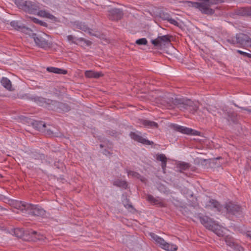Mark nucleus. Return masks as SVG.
I'll list each match as a JSON object with an SVG mask.
<instances>
[{"mask_svg": "<svg viewBox=\"0 0 251 251\" xmlns=\"http://www.w3.org/2000/svg\"><path fill=\"white\" fill-rule=\"evenodd\" d=\"M199 220L206 229L212 231L218 236H223V231L221 226L210 217L203 216L201 213H195L192 220L197 222Z\"/></svg>", "mask_w": 251, "mask_h": 251, "instance_id": "1", "label": "nucleus"}, {"mask_svg": "<svg viewBox=\"0 0 251 251\" xmlns=\"http://www.w3.org/2000/svg\"><path fill=\"white\" fill-rule=\"evenodd\" d=\"M18 209L23 213L36 216L43 217L46 214V211L39 205H34L24 201L17 203Z\"/></svg>", "mask_w": 251, "mask_h": 251, "instance_id": "2", "label": "nucleus"}, {"mask_svg": "<svg viewBox=\"0 0 251 251\" xmlns=\"http://www.w3.org/2000/svg\"><path fill=\"white\" fill-rule=\"evenodd\" d=\"M34 40L36 45L40 48L47 50L52 47V43L50 36L45 33L37 34L33 33L31 30V33L28 34Z\"/></svg>", "mask_w": 251, "mask_h": 251, "instance_id": "3", "label": "nucleus"}, {"mask_svg": "<svg viewBox=\"0 0 251 251\" xmlns=\"http://www.w3.org/2000/svg\"><path fill=\"white\" fill-rule=\"evenodd\" d=\"M15 4L20 9L31 14H36L40 9L37 3L30 0H15Z\"/></svg>", "mask_w": 251, "mask_h": 251, "instance_id": "4", "label": "nucleus"}, {"mask_svg": "<svg viewBox=\"0 0 251 251\" xmlns=\"http://www.w3.org/2000/svg\"><path fill=\"white\" fill-rule=\"evenodd\" d=\"M202 2H191L189 1V3H191L192 6L198 8L202 14L206 15H212L214 13V10L210 8L212 5L210 2L211 0H201Z\"/></svg>", "mask_w": 251, "mask_h": 251, "instance_id": "5", "label": "nucleus"}, {"mask_svg": "<svg viewBox=\"0 0 251 251\" xmlns=\"http://www.w3.org/2000/svg\"><path fill=\"white\" fill-rule=\"evenodd\" d=\"M151 238L162 249L168 251H175L177 250L176 245L167 243L163 238L159 237L154 233H150Z\"/></svg>", "mask_w": 251, "mask_h": 251, "instance_id": "6", "label": "nucleus"}, {"mask_svg": "<svg viewBox=\"0 0 251 251\" xmlns=\"http://www.w3.org/2000/svg\"><path fill=\"white\" fill-rule=\"evenodd\" d=\"M175 38L171 35L167 34L163 36H158L157 38L152 40L151 43L154 46L161 47L163 45L164 47L171 44V42L174 40Z\"/></svg>", "mask_w": 251, "mask_h": 251, "instance_id": "7", "label": "nucleus"}, {"mask_svg": "<svg viewBox=\"0 0 251 251\" xmlns=\"http://www.w3.org/2000/svg\"><path fill=\"white\" fill-rule=\"evenodd\" d=\"M225 208L226 212L234 215H241L243 213V208L239 204L233 202L229 201L225 204Z\"/></svg>", "mask_w": 251, "mask_h": 251, "instance_id": "8", "label": "nucleus"}, {"mask_svg": "<svg viewBox=\"0 0 251 251\" xmlns=\"http://www.w3.org/2000/svg\"><path fill=\"white\" fill-rule=\"evenodd\" d=\"M170 102V108H174V106L180 108L181 110L186 109L188 106V100L183 98H173L172 100Z\"/></svg>", "mask_w": 251, "mask_h": 251, "instance_id": "9", "label": "nucleus"}, {"mask_svg": "<svg viewBox=\"0 0 251 251\" xmlns=\"http://www.w3.org/2000/svg\"><path fill=\"white\" fill-rule=\"evenodd\" d=\"M50 110L58 112H68L71 110V107L67 103L53 100Z\"/></svg>", "mask_w": 251, "mask_h": 251, "instance_id": "10", "label": "nucleus"}, {"mask_svg": "<svg viewBox=\"0 0 251 251\" xmlns=\"http://www.w3.org/2000/svg\"><path fill=\"white\" fill-rule=\"evenodd\" d=\"M236 42L241 47L247 46L251 48V38L246 34L243 33L237 34Z\"/></svg>", "mask_w": 251, "mask_h": 251, "instance_id": "11", "label": "nucleus"}, {"mask_svg": "<svg viewBox=\"0 0 251 251\" xmlns=\"http://www.w3.org/2000/svg\"><path fill=\"white\" fill-rule=\"evenodd\" d=\"M124 15L122 10L113 8L108 11L107 17L111 21H118L121 20Z\"/></svg>", "mask_w": 251, "mask_h": 251, "instance_id": "12", "label": "nucleus"}, {"mask_svg": "<svg viewBox=\"0 0 251 251\" xmlns=\"http://www.w3.org/2000/svg\"><path fill=\"white\" fill-rule=\"evenodd\" d=\"M10 25L15 30L28 34L31 33V29L24 25L21 22L12 21L10 23Z\"/></svg>", "mask_w": 251, "mask_h": 251, "instance_id": "13", "label": "nucleus"}, {"mask_svg": "<svg viewBox=\"0 0 251 251\" xmlns=\"http://www.w3.org/2000/svg\"><path fill=\"white\" fill-rule=\"evenodd\" d=\"M31 100H33L37 104L42 106H45L50 109L53 100L47 99L42 97L35 96L31 97Z\"/></svg>", "mask_w": 251, "mask_h": 251, "instance_id": "14", "label": "nucleus"}, {"mask_svg": "<svg viewBox=\"0 0 251 251\" xmlns=\"http://www.w3.org/2000/svg\"><path fill=\"white\" fill-rule=\"evenodd\" d=\"M156 102L170 108V102L172 100V97L170 94H164L162 96L155 98Z\"/></svg>", "mask_w": 251, "mask_h": 251, "instance_id": "15", "label": "nucleus"}, {"mask_svg": "<svg viewBox=\"0 0 251 251\" xmlns=\"http://www.w3.org/2000/svg\"><path fill=\"white\" fill-rule=\"evenodd\" d=\"M129 136L134 141L140 143L143 145H152L154 144L152 141L144 138L140 135L135 132H130L129 133Z\"/></svg>", "mask_w": 251, "mask_h": 251, "instance_id": "16", "label": "nucleus"}, {"mask_svg": "<svg viewBox=\"0 0 251 251\" xmlns=\"http://www.w3.org/2000/svg\"><path fill=\"white\" fill-rule=\"evenodd\" d=\"M67 39L69 42H71L73 44L78 45L79 42H84V43L88 46L91 45L92 42L87 40L83 38H76L72 35H69L67 36Z\"/></svg>", "mask_w": 251, "mask_h": 251, "instance_id": "17", "label": "nucleus"}, {"mask_svg": "<svg viewBox=\"0 0 251 251\" xmlns=\"http://www.w3.org/2000/svg\"><path fill=\"white\" fill-rule=\"evenodd\" d=\"M147 200L154 205H158L160 207H163L165 206V204L163 200L159 197L155 198L153 196L149 194L147 196Z\"/></svg>", "mask_w": 251, "mask_h": 251, "instance_id": "18", "label": "nucleus"}, {"mask_svg": "<svg viewBox=\"0 0 251 251\" xmlns=\"http://www.w3.org/2000/svg\"><path fill=\"white\" fill-rule=\"evenodd\" d=\"M205 207L207 209L215 208L217 211H220L222 206L217 201L211 199L206 203Z\"/></svg>", "mask_w": 251, "mask_h": 251, "instance_id": "19", "label": "nucleus"}, {"mask_svg": "<svg viewBox=\"0 0 251 251\" xmlns=\"http://www.w3.org/2000/svg\"><path fill=\"white\" fill-rule=\"evenodd\" d=\"M55 129V127L51 125L47 126V127L45 128V131H43V132L46 135L50 137H58L59 136V133L57 131H54L53 129Z\"/></svg>", "mask_w": 251, "mask_h": 251, "instance_id": "20", "label": "nucleus"}, {"mask_svg": "<svg viewBox=\"0 0 251 251\" xmlns=\"http://www.w3.org/2000/svg\"><path fill=\"white\" fill-rule=\"evenodd\" d=\"M103 74L101 72H97L92 70L86 71L85 76L87 78H98L102 76Z\"/></svg>", "mask_w": 251, "mask_h": 251, "instance_id": "21", "label": "nucleus"}, {"mask_svg": "<svg viewBox=\"0 0 251 251\" xmlns=\"http://www.w3.org/2000/svg\"><path fill=\"white\" fill-rule=\"evenodd\" d=\"M33 126L37 130L43 132L47 125L44 122L41 121H35L32 123Z\"/></svg>", "mask_w": 251, "mask_h": 251, "instance_id": "22", "label": "nucleus"}, {"mask_svg": "<svg viewBox=\"0 0 251 251\" xmlns=\"http://www.w3.org/2000/svg\"><path fill=\"white\" fill-rule=\"evenodd\" d=\"M156 160L161 162V167L163 171H165L167 165V158L164 154H157L156 155Z\"/></svg>", "mask_w": 251, "mask_h": 251, "instance_id": "23", "label": "nucleus"}, {"mask_svg": "<svg viewBox=\"0 0 251 251\" xmlns=\"http://www.w3.org/2000/svg\"><path fill=\"white\" fill-rule=\"evenodd\" d=\"M47 71L50 73H53L57 74H62L66 75L67 73V71L66 70L61 69L60 68L50 67L47 68Z\"/></svg>", "mask_w": 251, "mask_h": 251, "instance_id": "24", "label": "nucleus"}, {"mask_svg": "<svg viewBox=\"0 0 251 251\" xmlns=\"http://www.w3.org/2000/svg\"><path fill=\"white\" fill-rule=\"evenodd\" d=\"M113 185L124 189H126L127 188L128 184L125 180H122L119 179H117L113 181Z\"/></svg>", "mask_w": 251, "mask_h": 251, "instance_id": "25", "label": "nucleus"}, {"mask_svg": "<svg viewBox=\"0 0 251 251\" xmlns=\"http://www.w3.org/2000/svg\"><path fill=\"white\" fill-rule=\"evenodd\" d=\"M141 124L147 127H155L158 128V125L157 123L154 121H151L147 120H142L141 121Z\"/></svg>", "mask_w": 251, "mask_h": 251, "instance_id": "26", "label": "nucleus"}, {"mask_svg": "<svg viewBox=\"0 0 251 251\" xmlns=\"http://www.w3.org/2000/svg\"><path fill=\"white\" fill-rule=\"evenodd\" d=\"M199 103L198 101H193L189 99V112L194 113L199 108Z\"/></svg>", "mask_w": 251, "mask_h": 251, "instance_id": "27", "label": "nucleus"}, {"mask_svg": "<svg viewBox=\"0 0 251 251\" xmlns=\"http://www.w3.org/2000/svg\"><path fill=\"white\" fill-rule=\"evenodd\" d=\"M0 83L6 89L8 90L11 89L12 87L11 83L10 80L7 77H3L0 80Z\"/></svg>", "mask_w": 251, "mask_h": 251, "instance_id": "28", "label": "nucleus"}, {"mask_svg": "<svg viewBox=\"0 0 251 251\" xmlns=\"http://www.w3.org/2000/svg\"><path fill=\"white\" fill-rule=\"evenodd\" d=\"M30 157L31 159L44 160L46 158L45 154L37 152H33L31 153Z\"/></svg>", "mask_w": 251, "mask_h": 251, "instance_id": "29", "label": "nucleus"}, {"mask_svg": "<svg viewBox=\"0 0 251 251\" xmlns=\"http://www.w3.org/2000/svg\"><path fill=\"white\" fill-rule=\"evenodd\" d=\"M161 18L164 20L168 21L170 23L175 25L178 24V22L176 20L172 19L168 13H163L161 15Z\"/></svg>", "mask_w": 251, "mask_h": 251, "instance_id": "30", "label": "nucleus"}, {"mask_svg": "<svg viewBox=\"0 0 251 251\" xmlns=\"http://www.w3.org/2000/svg\"><path fill=\"white\" fill-rule=\"evenodd\" d=\"M173 127L174 130L176 131L180 132L182 133L185 134H188V128L184 127L182 126H179L177 125H173Z\"/></svg>", "mask_w": 251, "mask_h": 251, "instance_id": "31", "label": "nucleus"}, {"mask_svg": "<svg viewBox=\"0 0 251 251\" xmlns=\"http://www.w3.org/2000/svg\"><path fill=\"white\" fill-rule=\"evenodd\" d=\"M75 25L76 28L82 30L85 32L87 31L89 29L86 25L81 22H75Z\"/></svg>", "mask_w": 251, "mask_h": 251, "instance_id": "32", "label": "nucleus"}, {"mask_svg": "<svg viewBox=\"0 0 251 251\" xmlns=\"http://www.w3.org/2000/svg\"><path fill=\"white\" fill-rule=\"evenodd\" d=\"M225 241L226 244V245L231 247H234L235 246V242L234 238L229 236H226L225 238Z\"/></svg>", "mask_w": 251, "mask_h": 251, "instance_id": "33", "label": "nucleus"}, {"mask_svg": "<svg viewBox=\"0 0 251 251\" xmlns=\"http://www.w3.org/2000/svg\"><path fill=\"white\" fill-rule=\"evenodd\" d=\"M190 198L192 200L189 199V206L193 207L194 208L198 207L199 204L198 202L197 199L196 198H194L193 195H191L190 196Z\"/></svg>", "mask_w": 251, "mask_h": 251, "instance_id": "34", "label": "nucleus"}, {"mask_svg": "<svg viewBox=\"0 0 251 251\" xmlns=\"http://www.w3.org/2000/svg\"><path fill=\"white\" fill-rule=\"evenodd\" d=\"M124 205L125 207L127 209H131L132 210L135 211V209L130 202V200L126 198L125 201H124Z\"/></svg>", "mask_w": 251, "mask_h": 251, "instance_id": "35", "label": "nucleus"}, {"mask_svg": "<svg viewBox=\"0 0 251 251\" xmlns=\"http://www.w3.org/2000/svg\"><path fill=\"white\" fill-rule=\"evenodd\" d=\"M32 21L35 24H39V25H42V26H45V27H47L48 26V24L47 23H46V22H43L42 21H41L36 18H32Z\"/></svg>", "mask_w": 251, "mask_h": 251, "instance_id": "36", "label": "nucleus"}, {"mask_svg": "<svg viewBox=\"0 0 251 251\" xmlns=\"http://www.w3.org/2000/svg\"><path fill=\"white\" fill-rule=\"evenodd\" d=\"M190 135L202 136L201 133L200 131L189 128V136Z\"/></svg>", "mask_w": 251, "mask_h": 251, "instance_id": "37", "label": "nucleus"}, {"mask_svg": "<svg viewBox=\"0 0 251 251\" xmlns=\"http://www.w3.org/2000/svg\"><path fill=\"white\" fill-rule=\"evenodd\" d=\"M147 43V40L145 38H141L136 41V44L138 45H146Z\"/></svg>", "mask_w": 251, "mask_h": 251, "instance_id": "38", "label": "nucleus"}, {"mask_svg": "<svg viewBox=\"0 0 251 251\" xmlns=\"http://www.w3.org/2000/svg\"><path fill=\"white\" fill-rule=\"evenodd\" d=\"M128 175H131L132 176L136 177L137 178H140V177H141V175L140 174H139L137 172H134V171H129L128 172Z\"/></svg>", "mask_w": 251, "mask_h": 251, "instance_id": "39", "label": "nucleus"}, {"mask_svg": "<svg viewBox=\"0 0 251 251\" xmlns=\"http://www.w3.org/2000/svg\"><path fill=\"white\" fill-rule=\"evenodd\" d=\"M237 52L240 54L243 55L244 57H247L249 58H251V53H247L240 50H237Z\"/></svg>", "mask_w": 251, "mask_h": 251, "instance_id": "40", "label": "nucleus"}, {"mask_svg": "<svg viewBox=\"0 0 251 251\" xmlns=\"http://www.w3.org/2000/svg\"><path fill=\"white\" fill-rule=\"evenodd\" d=\"M47 13L48 12L45 10H39V9L36 14L40 16L46 18Z\"/></svg>", "mask_w": 251, "mask_h": 251, "instance_id": "41", "label": "nucleus"}, {"mask_svg": "<svg viewBox=\"0 0 251 251\" xmlns=\"http://www.w3.org/2000/svg\"><path fill=\"white\" fill-rule=\"evenodd\" d=\"M14 232L15 235L18 237L22 236L23 234V231L19 228L15 229Z\"/></svg>", "mask_w": 251, "mask_h": 251, "instance_id": "42", "label": "nucleus"}, {"mask_svg": "<svg viewBox=\"0 0 251 251\" xmlns=\"http://www.w3.org/2000/svg\"><path fill=\"white\" fill-rule=\"evenodd\" d=\"M54 166L58 169L62 168L63 167V164L60 161L55 162L54 163Z\"/></svg>", "mask_w": 251, "mask_h": 251, "instance_id": "43", "label": "nucleus"}, {"mask_svg": "<svg viewBox=\"0 0 251 251\" xmlns=\"http://www.w3.org/2000/svg\"><path fill=\"white\" fill-rule=\"evenodd\" d=\"M28 234L29 235H31L32 236H34L37 239H39V238L36 236V235H37V232L36 231L30 230L28 231Z\"/></svg>", "mask_w": 251, "mask_h": 251, "instance_id": "44", "label": "nucleus"}, {"mask_svg": "<svg viewBox=\"0 0 251 251\" xmlns=\"http://www.w3.org/2000/svg\"><path fill=\"white\" fill-rule=\"evenodd\" d=\"M227 41L232 44H237L236 42V35L235 37H232L231 39H229L227 40Z\"/></svg>", "mask_w": 251, "mask_h": 251, "instance_id": "45", "label": "nucleus"}, {"mask_svg": "<svg viewBox=\"0 0 251 251\" xmlns=\"http://www.w3.org/2000/svg\"><path fill=\"white\" fill-rule=\"evenodd\" d=\"M188 167V163H180L179 164V168L182 170H186Z\"/></svg>", "mask_w": 251, "mask_h": 251, "instance_id": "46", "label": "nucleus"}, {"mask_svg": "<svg viewBox=\"0 0 251 251\" xmlns=\"http://www.w3.org/2000/svg\"><path fill=\"white\" fill-rule=\"evenodd\" d=\"M224 1L223 0H211L210 3L212 4H217L219 3L224 2Z\"/></svg>", "mask_w": 251, "mask_h": 251, "instance_id": "47", "label": "nucleus"}, {"mask_svg": "<svg viewBox=\"0 0 251 251\" xmlns=\"http://www.w3.org/2000/svg\"><path fill=\"white\" fill-rule=\"evenodd\" d=\"M245 14L247 15L248 16H251V8H247L244 9Z\"/></svg>", "mask_w": 251, "mask_h": 251, "instance_id": "48", "label": "nucleus"}, {"mask_svg": "<svg viewBox=\"0 0 251 251\" xmlns=\"http://www.w3.org/2000/svg\"><path fill=\"white\" fill-rule=\"evenodd\" d=\"M46 18H49L51 20H54L56 18L53 15L50 14L49 12L47 13Z\"/></svg>", "mask_w": 251, "mask_h": 251, "instance_id": "49", "label": "nucleus"}, {"mask_svg": "<svg viewBox=\"0 0 251 251\" xmlns=\"http://www.w3.org/2000/svg\"><path fill=\"white\" fill-rule=\"evenodd\" d=\"M107 133L111 136H114L117 134V132L115 130H107Z\"/></svg>", "mask_w": 251, "mask_h": 251, "instance_id": "50", "label": "nucleus"}, {"mask_svg": "<svg viewBox=\"0 0 251 251\" xmlns=\"http://www.w3.org/2000/svg\"><path fill=\"white\" fill-rule=\"evenodd\" d=\"M103 154L105 155L110 154V152L107 150H104L103 151Z\"/></svg>", "mask_w": 251, "mask_h": 251, "instance_id": "51", "label": "nucleus"}, {"mask_svg": "<svg viewBox=\"0 0 251 251\" xmlns=\"http://www.w3.org/2000/svg\"><path fill=\"white\" fill-rule=\"evenodd\" d=\"M138 179H139L142 182H144L145 180V178L142 176L141 175L140 178H138Z\"/></svg>", "mask_w": 251, "mask_h": 251, "instance_id": "52", "label": "nucleus"}, {"mask_svg": "<svg viewBox=\"0 0 251 251\" xmlns=\"http://www.w3.org/2000/svg\"><path fill=\"white\" fill-rule=\"evenodd\" d=\"M241 108L243 110H244L248 111L249 113H251V109H248V108H243V107H242Z\"/></svg>", "mask_w": 251, "mask_h": 251, "instance_id": "53", "label": "nucleus"}, {"mask_svg": "<svg viewBox=\"0 0 251 251\" xmlns=\"http://www.w3.org/2000/svg\"><path fill=\"white\" fill-rule=\"evenodd\" d=\"M247 236L251 238V231H248L247 233Z\"/></svg>", "mask_w": 251, "mask_h": 251, "instance_id": "54", "label": "nucleus"}, {"mask_svg": "<svg viewBox=\"0 0 251 251\" xmlns=\"http://www.w3.org/2000/svg\"><path fill=\"white\" fill-rule=\"evenodd\" d=\"M226 114L227 118H229L230 117L231 115V113H230L229 112H227L226 113Z\"/></svg>", "mask_w": 251, "mask_h": 251, "instance_id": "55", "label": "nucleus"}, {"mask_svg": "<svg viewBox=\"0 0 251 251\" xmlns=\"http://www.w3.org/2000/svg\"><path fill=\"white\" fill-rule=\"evenodd\" d=\"M192 140H195V141H197V140H199V139H196V138H189V142L192 141Z\"/></svg>", "mask_w": 251, "mask_h": 251, "instance_id": "56", "label": "nucleus"}, {"mask_svg": "<svg viewBox=\"0 0 251 251\" xmlns=\"http://www.w3.org/2000/svg\"><path fill=\"white\" fill-rule=\"evenodd\" d=\"M100 148H103L104 147V145L103 144H100Z\"/></svg>", "mask_w": 251, "mask_h": 251, "instance_id": "57", "label": "nucleus"}, {"mask_svg": "<svg viewBox=\"0 0 251 251\" xmlns=\"http://www.w3.org/2000/svg\"><path fill=\"white\" fill-rule=\"evenodd\" d=\"M221 158H222V157H218L216 158L215 159V160H217V159H221Z\"/></svg>", "mask_w": 251, "mask_h": 251, "instance_id": "58", "label": "nucleus"}, {"mask_svg": "<svg viewBox=\"0 0 251 251\" xmlns=\"http://www.w3.org/2000/svg\"><path fill=\"white\" fill-rule=\"evenodd\" d=\"M202 161H203V162H206V161H207V160H206V159H204V160H202Z\"/></svg>", "mask_w": 251, "mask_h": 251, "instance_id": "59", "label": "nucleus"}, {"mask_svg": "<svg viewBox=\"0 0 251 251\" xmlns=\"http://www.w3.org/2000/svg\"><path fill=\"white\" fill-rule=\"evenodd\" d=\"M2 177V176L1 175H0V178Z\"/></svg>", "mask_w": 251, "mask_h": 251, "instance_id": "60", "label": "nucleus"}]
</instances>
